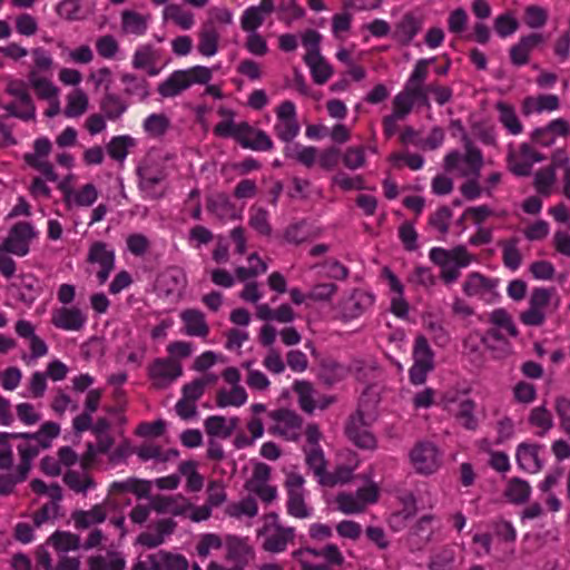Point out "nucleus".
I'll return each mask as SVG.
<instances>
[{
    "mask_svg": "<svg viewBox=\"0 0 570 570\" xmlns=\"http://www.w3.org/2000/svg\"><path fill=\"white\" fill-rule=\"evenodd\" d=\"M433 58L419 59L401 91L391 101V112L382 118V130L386 139H391L399 130V122L404 121L414 110L431 109L430 95L439 106L450 102L453 97L451 87L439 81L426 83Z\"/></svg>",
    "mask_w": 570,
    "mask_h": 570,
    "instance_id": "nucleus-1",
    "label": "nucleus"
},
{
    "mask_svg": "<svg viewBox=\"0 0 570 570\" xmlns=\"http://www.w3.org/2000/svg\"><path fill=\"white\" fill-rule=\"evenodd\" d=\"M59 433V424L51 421L43 423L36 433H14L16 449L19 455V463L16 469L19 470L20 480L27 479L32 461L39 455L40 451L50 448L52 440Z\"/></svg>",
    "mask_w": 570,
    "mask_h": 570,
    "instance_id": "nucleus-2",
    "label": "nucleus"
},
{
    "mask_svg": "<svg viewBox=\"0 0 570 570\" xmlns=\"http://www.w3.org/2000/svg\"><path fill=\"white\" fill-rule=\"evenodd\" d=\"M429 258L440 267V278L445 285L455 283L461 276L460 269L476 261L475 255L470 253L465 245H456L449 249L433 247Z\"/></svg>",
    "mask_w": 570,
    "mask_h": 570,
    "instance_id": "nucleus-3",
    "label": "nucleus"
},
{
    "mask_svg": "<svg viewBox=\"0 0 570 570\" xmlns=\"http://www.w3.org/2000/svg\"><path fill=\"white\" fill-rule=\"evenodd\" d=\"M299 570H342L345 557L334 543L316 548H301L293 553Z\"/></svg>",
    "mask_w": 570,
    "mask_h": 570,
    "instance_id": "nucleus-4",
    "label": "nucleus"
},
{
    "mask_svg": "<svg viewBox=\"0 0 570 570\" xmlns=\"http://www.w3.org/2000/svg\"><path fill=\"white\" fill-rule=\"evenodd\" d=\"M213 78V70L205 66L175 70L157 87L163 98H174L193 85H207Z\"/></svg>",
    "mask_w": 570,
    "mask_h": 570,
    "instance_id": "nucleus-5",
    "label": "nucleus"
},
{
    "mask_svg": "<svg viewBox=\"0 0 570 570\" xmlns=\"http://www.w3.org/2000/svg\"><path fill=\"white\" fill-rule=\"evenodd\" d=\"M381 497V488L370 481L355 492L341 491L334 499L335 508L344 514L364 513L370 505L376 504Z\"/></svg>",
    "mask_w": 570,
    "mask_h": 570,
    "instance_id": "nucleus-6",
    "label": "nucleus"
},
{
    "mask_svg": "<svg viewBox=\"0 0 570 570\" xmlns=\"http://www.w3.org/2000/svg\"><path fill=\"white\" fill-rule=\"evenodd\" d=\"M4 92L13 98L12 101L2 106L10 116L23 121H30L36 118V105L24 80L8 78Z\"/></svg>",
    "mask_w": 570,
    "mask_h": 570,
    "instance_id": "nucleus-7",
    "label": "nucleus"
},
{
    "mask_svg": "<svg viewBox=\"0 0 570 570\" xmlns=\"http://www.w3.org/2000/svg\"><path fill=\"white\" fill-rule=\"evenodd\" d=\"M263 538V549L272 553H279L286 550L288 543L294 541L295 529L284 527L279 522L278 514L269 512L263 518V527L258 530Z\"/></svg>",
    "mask_w": 570,
    "mask_h": 570,
    "instance_id": "nucleus-8",
    "label": "nucleus"
},
{
    "mask_svg": "<svg viewBox=\"0 0 570 570\" xmlns=\"http://www.w3.org/2000/svg\"><path fill=\"white\" fill-rule=\"evenodd\" d=\"M412 356L413 364L409 370L410 383L415 386L423 385L429 373L434 370V352L425 336L417 335L415 337Z\"/></svg>",
    "mask_w": 570,
    "mask_h": 570,
    "instance_id": "nucleus-9",
    "label": "nucleus"
},
{
    "mask_svg": "<svg viewBox=\"0 0 570 570\" xmlns=\"http://www.w3.org/2000/svg\"><path fill=\"white\" fill-rule=\"evenodd\" d=\"M305 479L302 474L291 471L286 473L284 488L286 490L287 513L296 519H307L312 515V508L305 500Z\"/></svg>",
    "mask_w": 570,
    "mask_h": 570,
    "instance_id": "nucleus-10",
    "label": "nucleus"
},
{
    "mask_svg": "<svg viewBox=\"0 0 570 570\" xmlns=\"http://www.w3.org/2000/svg\"><path fill=\"white\" fill-rule=\"evenodd\" d=\"M412 468L419 474L435 473L442 464V454L439 448L430 441L416 442L409 453Z\"/></svg>",
    "mask_w": 570,
    "mask_h": 570,
    "instance_id": "nucleus-11",
    "label": "nucleus"
},
{
    "mask_svg": "<svg viewBox=\"0 0 570 570\" xmlns=\"http://www.w3.org/2000/svg\"><path fill=\"white\" fill-rule=\"evenodd\" d=\"M183 373L181 363L174 358L156 357L147 366V377L155 390L168 389Z\"/></svg>",
    "mask_w": 570,
    "mask_h": 570,
    "instance_id": "nucleus-12",
    "label": "nucleus"
},
{
    "mask_svg": "<svg viewBox=\"0 0 570 570\" xmlns=\"http://www.w3.org/2000/svg\"><path fill=\"white\" fill-rule=\"evenodd\" d=\"M268 417L274 422L268 428L273 435L286 441H297L303 433V419L293 410L277 409L268 412Z\"/></svg>",
    "mask_w": 570,
    "mask_h": 570,
    "instance_id": "nucleus-13",
    "label": "nucleus"
},
{
    "mask_svg": "<svg viewBox=\"0 0 570 570\" xmlns=\"http://www.w3.org/2000/svg\"><path fill=\"white\" fill-rule=\"evenodd\" d=\"M37 237L35 227L29 222H18L8 232L0 243L1 250H8L18 257L26 256L30 250L31 242Z\"/></svg>",
    "mask_w": 570,
    "mask_h": 570,
    "instance_id": "nucleus-14",
    "label": "nucleus"
},
{
    "mask_svg": "<svg viewBox=\"0 0 570 570\" xmlns=\"http://www.w3.org/2000/svg\"><path fill=\"white\" fill-rule=\"evenodd\" d=\"M275 114L274 132L276 137L284 142H291L301 130L295 104L291 100H284L276 107Z\"/></svg>",
    "mask_w": 570,
    "mask_h": 570,
    "instance_id": "nucleus-15",
    "label": "nucleus"
},
{
    "mask_svg": "<svg viewBox=\"0 0 570 570\" xmlns=\"http://www.w3.org/2000/svg\"><path fill=\"white\" fill-rule=\"evenodd\" d=\"M86 261L90 265L98 266L96 277L98 284L104 285L115 269L116 256L108 244L97 240L89 246Z\"/></svg>",
    "mask_w": 570,
    "mask_h": 570,
    "instance_id": "nucleus-16",
    "label": "nucleus"
},
{
    "mask_svg": "<svg viewBox=\"0 0 570 570\" xmlns=\"http://www.w3.org/2000/svg\"><path fill=\"white\" fill-rule=\"evenodd\" d=\"M498 285V279L473 272L466 275L462 291L469 297H478L487 303H493L499 297Z\"/></svg>",
    "mask_w": 570,
    "mask_h": 570,
    "instance_id": "nucleus-17",
    "label": "nucleus"
},
{
    "mask_svg": "<svg viewBox=\"0 0 570 570\" xmlns=\"http://www.w3.org/2000/svg\"><path fill=\"white\" fill-rule=\"evenodd\" d=\"M424 16L417 11H407L394 23L391 38L400 46L407 47L422 31Z\"/></svg>",
    "mask_w": 570,
    "mask_h": 570,
    "instance_id": "nucleus-18",
    "label": "nucleus"
},
{
    "mask_svg": "<svg viewBox=\"0 0 570 570\" xmlns=\"http://www.w3.org/2000/svg\"><path fill=\"white\" fill-rule=\"evenodd\" d=\"M345 434L347 439L360 449L375 450L377 446V440L370 431L368 424L361 411L350 416L345 426Z\"/></svg>",
    "mask_w": 570,
    "mask_h": 570,
    "instance_id": "nucleus-19",
    "label": "nucleus"
},
{
    "mask_svg": "<svg viewBox=\"0 0 570 570\" xmlns=\"http://www.w3.org/2000/svg\"><path fill=\"white\" fill-rule=\"evenodd\" d=\"M374 304V296L362 289H354L348 296L343 297L337 306V315L343 321L360 317Z\"/></svg>",
    "mask_w": 570,
    "mask_h": 570,
    "instance_id": "nucleus-20",
    "label": "nucleus"
},
{
    "mask_svg": "<svg viewBox=\"0 0 570 570\" xmlns=\"http://www.w3.org/2000/svg\"><path fill=\"white\" fill-rule=\"evenodd\" d=\"M183 554L159 550L139 560L131 570H181Z\"/></svg>",
    "mask_w": 570,
    "mask_h": 570,
    "instance_id": "nucleus-21",
    "label": "nucleus"
},
{
    "mask_svg": "<svg viewBox=\"0 0 570 570\" xmlns=\"http://www.w3.org/2000/svg\"><path fill=\"white\" fill-rule=\"evenodd\" d=\"M86 322V314L77 306H61L51 312L50 323L62 331H80Z\"/></svg>",
    "mask_w": 570,
    "mask_h": 570,
    "instance_id": "nucleus-22",
    "label": "nucleus"
},
{
    "mask_svg": "<svg viewBox=\"0 0 570 570\" xmlns=\"http://www.w3.org/2000/svg\"><path fill=\"white\" fill-rule=\"evenodd\" d=\"M237 142L245 149L256 151H269L274 148L272 138L262 129L242 121L240 130L237 132Z\"/></svg>",
    "mask_w": 570,
    "mask_h": 570,
    "instance_id": "nucleus-23",
    "label": "nucleus"
},
{
    "mask_svg": "<svg viewBox=\"0 0 570 570\" xmlns=\"http://www.w3.org/2000/svg\"><path fill=\"white\" fill-rule=\"evenodd\" d=\"M490 217L508 218L509 220L517 219L518 223L510 222L508 228H521V219L518 213H515L514 215H509L505 210L497 212L488 205L472 206L465 208L462 216L459 219V223H461L464 219H468L471 220L472 224L476 226H483V223Z\"/></svg>",
    "mask_w": 570,
    "mask_h": 570,
    "instance_id": "nucleus-24",
    "label": "nucleus"
},
{
    "mask_svg": "<svg viewBox=\"0 0 570 570\" xmlns=\"http://www.w3.org/2000/svg\"><path fill=\"white\" fill-rule=\"evenodd\" d=\"M508 168L517 176L531 174L534 164V147L529 142L521 144L517 149L510 148L508 154Z\"/></svg>",
    "mask_w": 570,
    "mask_h": 570,
    "instance_id": "nucleus-25",
    "label": "nucleus"
},
{
    "mask_svg": "<svg viewBox=\"0 0 570 570\" xmlns=\"http://www.w3.org/2000/svg\"><path fill=\"white\" fill-rule=\"evenodd\" d=\"M568 157L563 150L553 153L550 164L537 170V194L550 195L556 183V168L567 164Z\"/></svg>",
    "mask_w": 570,
    "mask_h": 570,
    "instance_id": "nucleus-26",
    "label": "nucleus"
},
{
    "mask_svg": "<svg viewBox=\"0 0 570 570\" xmlns=\"http://www.w3.org/2000/svg\"><path fill=\"white\" fill-rule=\"evenodd\" d=\"M112 503L106 499L102 503L92 505L89 510H76L71 513V519L77 529H89L107 520L109 508Z\"/></svg>",
    "mask_w": 570,
    "mask_h": 570,
    "instance_id": "nucleus-27",
    "label": "nucleus"
},
{
    "mask_svg": "<svg viewBox=\"0 0 570 570\" xmlns=\"http://www.w3.org/2000/svg\"><path fill=\"white\" fill-rule=\"evenodd\" d=\"M151 491V481L128 478L124 481H115L110 484L108 490V497L112 501L114 497L120 495L125 492L135 494L138 499L147 498ZM114 504V502H111Z\"/></svg>",
    "mask_w": 570,
    "mask_h": 570,
    "instance_id": "nucleus-28",
    "label": "nucleus"
},
{
    "mask_svg": "<svg viewBox=\"0 0 570 570\" xmlns=\"http://www.w3.org/2000/svg\"><path fill=\"white\" fill-rule=\"evenodd\" d=\"M14 331L18 336L29 340V348L32 358H40L48 354V345L36 334L35 326L30 321H17Z\"/></svg>",
    "mask_w": 570,
    "mask_h": 570,
    "instance_id": "nucleus-29",
    "label": "nucleus"
},
{
    "mask_svg": "<svg viewBox=\"0 0 570 570\" xmlns=\"http://www.w3.org/2000/svg\"><path fill=\"white\" fill-rule=\"evenodd\" d=\"M137 456L144 461H155L156 463H167L176 460L179 456V451L176 449H165L163 445L155 442H145L135 449Z\"/></svg>",
    "mask_w": 570,
    "mask_h": 570,
    "instance_id": "nucleus-30",
    "label": "nucleus"
},
{
    "mask_svg": "<svg viewBox=\"0 0 570 570\" xmlns=\"http://www.w3.org/2000/svg\"><path fill=\"white\" fill-rule=\"evenodd\" d=\"M180 320L184 324L185 334L205 338L209 334V326L205 314L196 308H187L180 313Z\"/></svg>",
    "mask_w": 570,
    "mask_h": 570,
    "instance_id": "nucleus-31",
    "label": "nucleus"
},
{
    "mask_svg": "<svg viewBox=\"0 0 570 570\" xmlns=\"http://www.w3.org/2000/svg\"><path fill=\"white\" fill-rule=\"evenodd\" d=\"M163 19L180 30H190L195 23V14L180 3L166 4L163 10Z\"/></svg>",
    "mask_w": 570,
    "mask_h": 570,
    "instance_id": "nucleus-32",
    "label": "nucleus"
},
{
    "mask_svg": "<svg viewBox=\"0 0 570 570\" xmlns=\"http://www.w3.org/2000/svg\"><path fill=\"white\" fill-rule=\"evenodd\" d=\"M31 65L28 68L27 78L52 75L55 69L53 57L43 47H35L30 50Z\"/></svg>",
    "mask_w": 570,
    "mask_h": 570,
    "instance_id": "nucleus-33",
    "label": "nucleus"
},
{
    "mask_svg": "<svg viewBox=\"0 0 570 570\" xmlns=\"http://www.w3.org/2000/svg\"><path fill=\"white\" fill-rule=\"evenodd\" d=\"M62 481L69 490L82 495H86L89 490H94L97 485L89 471L82 469L81 471L68 469L62 475Z\"/></svg>",
    "mask_w": 570,
    "mask_h": 570,
    "instance_id": "nucleus-34",
    "label": "nucleus"
},
{
    "mask_svg": "<svg viewBox=\"0 0 570 570\" xmlns=\"http://www.w3.org/2000/svg\"><path fill=\"white\" fill-rule=\"evenodd\" d=\"M488 323L490 326L485 331H494L509 337H517L519 334L511 314L504 308L493 309L488 316Z\"/></svg>",
    "mask_w": 570,
    "mask_h": 570,
    "instance_id": "nucleus-35",
    "label": "nucleus"
},
{
    "mask_svg": "<svg viewBox=\"0 0 570 570\" xmlns=\"http://www.w3.org/2000/svg\"><path fill=\"white\" fill-rule=\"evenodd\" d=\"M225 546L227 549V559L233 560L235 564H242L243 568H245L246 563L254 557V550L245 539L227 535Z\"/></svg>",
    "mask_w": 570,
    "mask_h": 570,
    "instance_id": "nucleus-36",
    "label": "nucleus"
},
{
    "mask_svg": "<svg viewBox=\"0 0 570 570\" xmlns=\"http://www.w3.org/2000/svg\"><path fill=\"white\" fill-rule=\"evenodd\" d=\"M149 19V14H142L135 10H124L120 18L121 31L125 35L140 37L146 33Z\"/></svg>",
    "mask_w": 570,
    "mask_h": 570,
    "instance_id": "nucleus-37",
    "label": "nucleus"
},
{
    "mask_svg": "<svg viewBox=\"0 0 570 570\" xmlns=\"http://www.w3.org/2000/svg\"><path fill=\"white\" fill-rule=\"evenodd\" d=\"M480 340L494 358H504L512 353L510 337L507 335L498 334L494 331H485Z\"/></svg>",
    "mask_w": 570,
    "mask_h": 570,
    "instance_id": "nucleus-38",
    "label": "nucleus"
},
{
    "mask_svg": "<svg viewBox=\"0 0 570 570\" xmlns=\"http://www.w3.org/2000/svg\"><path fill=\"white\" fill-rule=\"evenodd\" d=\"M463 165L459 168L462 177H479L483 166V155L472 142L465 144V153L462 156Z\"/></svg>",
    "mask_w": 570,
    "mask_h": 570,
    "instance_id": "nucleus-39",
    "label": "nucleus"
},
{
    "mask_svg": "<svg viewBox=\"0 0 570 570\" xmlns=\"http://www.w3.org/2000/svg\"><path fill=\"white\" fill-rule=\"evenodd\" d=\"M238 423L239 419L236 416L226 419L220 415H212L205 420L204 426L209 436L227 439L232 435Z\"/></svg>",
    "mask_w": 570,
    "mask_h": 570,
    "instance_id": "nucleus-40",
    "label": "nucleus"
},
{
    "mask_svg": "<svg viewBox=\"0 0 570 570\" xmlns=\"http://www.w3.org/2000/svg\"><path fill=\"white\" fill-rule=\"evenodd\" d=\"M158 53L153 49L151 46L139 47L132 56V67L139 70H146V72L154 77L159 73L157 67Z\"/></svg>",
    "mask_w": 570,
    "mask_h": 570,
    "instance_id": "nucleus-41",
    "label": "nucleus"
},
{
    "mask_svg": "<svg viewBox=\"0 0 570 570\" xmlns=\"http://www.w3.org/2000/svg\"><path fill=\"white\" fill-rule=\"evenodd\" d=\"M304 62L309 68L312 79L316 85L326 83L334 73L333 67L322 55H305Z\"/></svg>",
    "mask_w": 570,
    "mask_h": 570,
    "instance_id": "nucleus-42",
    "label": "nucleus"
},
{
    "mask_svg": "<svg viewBox=\"0 0 570 570\" xmlns=\"http://www.w3.org/2000/svg\"><path fill=\"white\" fill-rule=\"evenodd\" d=\"M65 202L70 205L71 203L79 207H89L98 199V190L94 184H86L77 190H71L61 187Z\"/></svg>",
    "mask_w": 570,
    "mask_h": 570,
    "instance_id": "nucleus-43",
    "label": "nucleus"
},
{
    "mask_svg": "<svg viewBox=\"0 0 570 570\" xmlns=\"http://www.w3.org/2000/svg\"><path fill=\"white\" fill-rule=\"evenodd\" d=\"M495 109L499 114L498 119L500 124L509 134L517 136L523 131V126L518 118L513 106L504 101H498Z\"/></svg>",
    "mask_w": 570,
    "mask_h": 570,
    "instance_id": "nucleus-44",
    "label": "nucleus"
},
{
    "mask_svg": "<svg viewBox=\"0 0 570 570\" xmlns=\"http://www.w3.org/2000/svg\"><path fill=\"white\" fill-rule=\"evenodd\" d=\"M218 381V376L214 373H206L202 377L193 380L183 386V396L197 402L205 393L206 387L214 386Z\"/></svg>",
    "mask_w": 570,
    "mask_h": 570,
    "instance_id": "nucleus-45",
    "label": "nucleus"
},
{
    "mask_svg": "<svg viewBox=\"0 0 570 570\" xmlns=\"http://www.w3.org/2000/svg\"><path fill=\"white\" fill-rule=\"evenodd\" d=\"M220 32L200 26L198 31L197 50L204 57H213L219 49Z\"/></svg>",
    "mask_w": 570,
    "mask_h": 570,
    "instance_id": "nucleus-46",
    "label": "nucleus"
},
{
    "mask_svg": "<svg viewBox=\"0 0 570 570\" xmlns=\"http://www.w3.org/2000/svg\"><path fill=\"white\" fill-rule=\"evenodd\" d=\"M52 75L38 76L28 78V83L33 89L36 96L40 100H57L59 88L51 80Z\"/></svg>",
    "mask_w": 570,
    "mask_h": 570,
    "instance_id": "nucleus-47",
    "label": "nucleus"
},
{
    "mask_svg": "<svg viewBox=\"0 0 570 570\" xmlns=\"http://www.w3.org/2000/svg\"><path fill=\"white\" fill-rule=\"evenodd\" d=\"M569 134L570 124L563 118H558L551 120L546 127L537 129V140L550 145L554 137H567Z\"/></svg>",
    "mask_w": 570,
    "mask_h": 570,
    "instance_id": "nucleus-48",
    "label": "nucleus"
},
{
    "mask_svg": "<svg viewBox=\"0 0 570 570\" xmlns=\"http://www.w3.org/2000/svg\"><path fill=\"white\" fill-rule=\"evenodd\" d=\"M63 115L67 118H77L83 115L89 107V98L81 89H75L67 95Z\"/></svg>",
    "mask_w": 570,
    "mask_h": 570,
    "instance_id": "nucleus-49",
    "label": "nucleus"
},
{
    "mask_svg": "<svg viewBox=\"0 0 570 570\" xmlns=\"http://www.w3.org/2000/svg\"><path fill=\"white\" fill-rule=\"evenodd\" d=\"M121 82L125 85V94L127 96L137 97L140 101H144L149 96V82L134 73H122L120 77Z\"/></svg>",
    "mask_w": 570,
    "mask_h": 570,
    "instance_id": "nucleus-50",
    "label": "nucleus"
},
{
    "mask_svg": "<svg viewBox=\"0 0 570 570\" xmlns=\"http://www.w3.org/2000/svg\"><path fill=\"white\" fill-rule=\"evenodd\" d=\"M218 115L226 119L215 125L213 129L214 135L220 138H233L237 141V132L240 130L242 122H234V111L227 108H219Z\"/></svg>",
    "mask_w": 570,
    "mask_h": 570,
    "instance_id": "nucleus-51",
    "label": "nucleus"
},
{
    "mask_svg": "<svg viewBox=\"0 0 570 570\" xmlns=\"http://www.w3.org/2000/svg\"><path fill=\"white\" fill-rule=\"evenodd\" d=\"M247 392L243 386H232L229 390L219 389L216 393V405L218 407H239L247 401Z\"/></svg>",
    "mask_w": 570,
    "mask_h": 570,
    "instance_id": "nucleus-52",
    "label": "nucleus"
},
{
    "mask_svg": "<svg viewBox=\"0 0 570 570\" xmlns=\"http://www.w3.org/2000/svg\"><path fill=\"white\" fill-rule=\"evenodd\" d=\"M178 472L186 478V490L199 492L204 487V476L198 472V463L194 460L183 461L178 465Z\"/></svg>",
    "mask_w": 570,
    "mask_h": 570,
    "instance_id": "nucleus-53",
    "label": "nucleus"
},
{
    "mask_svg": "<svg viewBox=\"0 0 570 570\" xmlns=\"http://www.w3.org/2000/svg\"><path fill=\"white\" fill-rule=\"evenodd\" d=\"M293 391L297 395V402L302 411L312 414L316 409L317 404L315 401V390L311 382L307 381H295L293 384Z\"/></svg>",
    "mask_w": 570,
    "mask_h": 570,
    "instance_id": "nucleus-54",
    "label": "nucleus"
},
{
    "mask_svg": "<svg viewBox=\"0 0 570 570\" xmlns=\"http://www.w3.org/2000/svg\"><path fill=\"white\" fill-rule=\"evenodd\" d=\"M475 402L471 399H464L459 402L458 410L453 413L454 419L466 430L474 431L479 421L474 414Z\"/></svg>",
    "mask_w": 570,
    "mask_h": 570,
    "instance_id": "nucleus-55",
    "label": "nucleus"
},
{
    "mask_svg": "<svg viewBox=\"0 0 570 570\" xmlns=\"http://www.w3.org/2000/svg\"><path fill=\"white\" fill-rule=\"evenodd\" d=\"M48 542L53 547L58 553H67L69 551H76L80 548V538L78 534L67 531L53 532Z\"/></svg>",
    "mask_w": 570,
    "mask_h": 570,
    "instance_id": "nucleus-56",
    "label": "nucleus"
},
{
    "mask_svg": "<svg viewBox=\"0 0 570 570\" xmlns=\"http://www.w3.org/2000/svg\"><path fill=\"white\" fill-rule=\"evenodd\" d=\"M136 146V140L128 136H115L107 144V153L109 157L118 163H124L127 155L129 154V148Z\"/></svg>",
    "mask_w": 570,
    "mask_h": 570,
    "instance_id": "nucleus-57",
    "label": "nucleus"
},
{
    "mask_svg": "<svg viewBox=\"0 0 570 570\" xmlns=\"http://www.w3.org/2000/svg\"><path fill=\"white\" fill-rule=\"evenodd\" d=\"M225 513L235 519L254 518L258 513V505L254 498L247 497L237 502L227 504Z\"/></svg>",
    "mask_w": 570,
    "mask_h": 570,
    "instance_id": "nucleus-58",
    "label": "nucleus"
},
{
    "mask_svg": "<svg viewBox=\"0 0 570 570\" xmlns=\"http://www.w3.org/2000/svg\"><path fill=\"white\" fill-rule=\"evenodd\" d=\"M519 237L513 236L498 242V246L502 249V259L507 267L517 269L521 264V253L518 248Z\"/></svg>",
    "mask_w": 570,
    "mask_h": 570,
    "instance_id": "nucleus-59",
    "label": "nucleus"
},
{
    "mask_svg": "<svg viewBox=\"0 0 570 570\" xmlns=\"http://www.w3.org/2000/svg\"><path fill=\"white\" fill-rule=\"evenodd\" d=\"M233 23V12L225 7H212L207 10V19L203 26L219 31Z\"/></svg>",
    "mask_w": 570,
    "mask_h": 570,
    "instance_id": "nucleus-60",
    "label": "nucleus"
},
{
    "mask_svg": "<svg viewBox=\"0 0 570 570\" xmlns=\"http://www.w3.org/2000/svg\"><path fill=\"white\" fill-rule=\"evenodd\" d=\"M141 189L148 191L153 196L156 195L154 189L157 185L166 179V173L163 168H154L144 166L138 169Z\"/></svg>",
    "mask_w": 570,
    "mask_h": 570,
    "instance_id": "nucleus-61",
    "label": "nucleus"
},
{
    "mask_svg": "<svg viewBox=\"0 0 570 570\" xmlns=\"http://www.w3.org/2000/svg\"><path fill=\"white\" fill-rule=\"evenodd\" d=\"M305 462L313 471L318 482L326 472L327 462L321 446H305L304 448Z\"/></svg>",
    "mask_w": 570,
    "mask_h": 570,
    "instance_id": "nucleus-62",
    "label": "nucleus"
},
{
    "mask_svg": "<svg viewBox=\"0 0 570 570\" xmlns=\"http://www.w3.org/2000/svg\"><path fill=\"white\" fill-rule=\"evenodd\" d=\"M530 494V484L519 478H512L504 490V497L508 501L517 504L525 502Z\"/></svg>",
    "mask_w": 570,
    "mask_h": 570,
    "instance_id": "nucleus-63",
    "label": "nucleus"
},
{
    "mask_svg": "<svg viewBox=\"0 0 570 570\" xmlns=\"http://www.w3.org/2000/svg\"><path fill=\"white\" fill-rule=\"evenodd\" d=\"M125 564L124 558L116 553L108 557L92 556L88 559L89 570H124Z\"/></svg>",
    "mask_w": 570,
    "mask_h": 570,
    "instance_id": "nucleus-64",
    "label": "nucleus"
}]
</instances>
